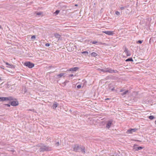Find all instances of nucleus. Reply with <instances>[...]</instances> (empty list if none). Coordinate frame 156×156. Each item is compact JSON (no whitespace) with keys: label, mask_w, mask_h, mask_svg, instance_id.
<instances>
[{"label":"nucleus","mask_w":156,"mask_h":156,"mask_svg":"<svg viewBox=\"0 0 156 156\" xmlns=\"http://www.w3.org/2000/svg\"><path fill=\"white\" fill-rule=\"evenodd\" d=\"M73 151L75 152H80L81 151L83 153H85L84 147L83 146L80 147L77 144H76L74 145Z\"/></svg>","instance_id":"1"},{"label":"nucleus","mask_w":156,"mask_h":156,"mask_svg":"<svg viewBox=\"0 0 156 156\" xmlns=\"http://www.w3.org/2000/svg\"><path fill=\"white\" fill-rule=\"evenodd\" d=\"M51 149V147H50L46 146H44L41 147L40 148L39 150L40 151H49Z\"/></svg>","instance_id":"2"},{"label":"nucleus","mask_w":156,"mask_h":156,"mask_svg":"<svg viewBox=\"0 0 156 156\" xmlns=\"http://www.w3.org/2000/svg\"><path fill=\"white\" fill-rule=\"evenodd\" d=\"M24 65L30 68H33L34 66V64L30 62H25L24 63Z\"/></svg>","instance_id":"3"},{"label":"nucleus","mask_w":156,"mask_h":156,"mask_svg":"<svg viewBox=\"0 0 156 156\" xmlns=\"http://www.w3.org/2000/svg\"><path fill=\"white\" fill-rule=\"evenodd\" d=\"M106 72H108L110 73H117L118 71L117 70H114L112 69H106Z\"/></svg>","instance_id":"4"},{"label":"nucleus","mask_w":156,"mask_h":156,"mask_svg":"<svg viewBox=\"0 0 156 156\" xmlns=\"http://www.w3.org/2000/svg\"><path fill=\"white\" fill-rule=\"evenodd\" d=\"M137 129L136 128L131 129H129L127 131V133H132L135 132Z\"/></svg>","instance_id":"5"},{"label":"nucleus","mask_w":156,"mask_h":156,"mask_svg":"<svg viewBox=\"0 0 156 156\" xmlns=\"http://www.w3.org/2000/svg\"><path fill=\"white\" fill-rule=\"evenodd\" d=\"M102 32L108 35H112L113 34V31H105Z\"/></svg>","instance_id":"6"},{"label":"nucleus","mask_w":156,"mask_h":156,"mask_svg":"<svg viewBox=\"0 0 156 156\" xmlns=\"http://www.w3.org/2000/svg\"><path fill=\"white\" fill-rule=\"evenodd\" d=\"M112 122L113 121L112 120H110L108 121L106 126V128L109 129L112 124Z\"/></svg>","instance_id":"7"},{"label":"nucleus","mask_w":156,"mask_h":156,"mask_svg":"<svg viewBox=\"0 0 156 156\" xmlns=\"http://www.w3.org/2000/svg\"><path fill=\"white\" fill-rule=\"evenodd\" d=\"M11 105L13 106H16L18 105L19 103L18 101H13L10 103Z\"/></svg>","instance_id":"8"},{"label":"nucleus","mask_w":156,"mask_h":156,"mask_svg":"<svg viewBox=\"0 0 156 156\" xmlns=\"http://www.w3.org/2000/svg\"><path fill=\"white\" fill-rule=\"evenodd\" d=\"M58 105V104L56 102H54L52 106L53 109H55L56 107Z\"/></svg>","instance_id":"9"},{"label":"nucleus","mask_w":156,"mask_h":156,"mask_svg":"<svg viewBox=\"0 0 156 156\" xmlns=\"http://www.w3.org/2000/svg\"><path fill=\"white\" fill-rule=\"evenodd\" d=\"M124 52L126 53L127 56H129L131 54L130 52L128 51V49L126 48H125Z\"/></svg>","instance_id":"10"},{"label":"nucleus","mask_w":156,"mask_h":156,"mask_svg":"<svg viewBox=\"0 0 156 156\" xmlns=\"http://www.w3.org/2000/svg\"><path fill=\"white\" fill-rule=\"evenodd\" d=\"M54 36L58 40L60 39L61 37L60 35L56 33L54 34Z\"/></svg>","instance_id":"11"},{"label":"nucleus","mask_w":156,"mask_h":156,"mask_svg":"<svg viewBox=\"0 0 156 156\" xmlns=\"http://www.w3.org/2000/svg\"><path fill=\"white\" fill-rule=\"evenodd\" d=\"M143 147H135L133 148V149L134 150V151H138L139 150H141L143 148Z\"/></svg>","instance_id":"12"},{"label":"nucleus","mask_w":156,"mask_h":156,"mask_svg":"<svg viewBox=\"0 0 156 156\" xmlns=\"http://www.w3.org/2000/svg\"><path fill=\"white\" fill-rule=\"evenodd\" d=\"M65 74V73H61L57 75V77H56V78H61V77H62V76H63Z\"/></svg>","instance_id":"13"},{"label":"nucleus","mask_w":156,"mask_h":156,"mask_svg":"<svg viewBox=\"0 0 156 156\" xmlns=\"http://www.w3.org/2000/svg\"><path fill=\"white\" fill-rule=\"evenodd\" d=\"M78 69V67H75L73 68H71L69 70L70 71H76Z\"/></svg>","instance_id":"14"},{"label":"nucleus","mask_w":156,"mask_h":156,"mask_svg":"<svg viewBox=\"0 0 156 156\" xmlns=\"http://www.w3.org/2000/svg\"><path fill=\"white\" fill-rule=\"evenodd\" d=\"M91 55L92 57H95L98 55V54L95 52H93L91 54Z\"/></svg>","instance_id":"15"},{"label":"nucleus","mask_w":156,"mask_h":156,"mask_svg":"<svg viewBox=\"0 0 156 156\" xmlns=\"http://www.w3.org/2000/svg\"><path fill=\"white\" fill-rule=\"evenodd\" d=\"M133 61V60L132 58H128L126 59V62H128V61L132 62Z\"/></svg>","instance_id":"16"},{"label":"nucleus","mask_w":156,"mask_h":156,"mask_svg":"<svg viewBox=\"0 0 156 156\" xmlns=\"http://www.w3.org/2000/svg\"><path fill=\"white\" fill-rule=\"evenodd\" d=\"M128 92V90H126L124 92H123L121 94V95L123 96H124V95H125Z\"/></svg>","instance_id":"17"},{"label":"nucleus","mask_w":156,"mask_h":156,"mask_svg":"<svg viewBox=\"0 0 156 156\" xmlns=\"http://www.w3.org/2000/svg\"><path fill=\"white\" fill-rule=\"evenodd\" d=\"M98 70L101 71V72H106V69H98Z\"/></svg>","instance_id":"18"},{"label":"nucleus","mask_w":156,"mask_h":156,"mask_svg":"<svg viewBox=\"0 0 156 156\" xmlns=\"http://www.w3.org/2000/svg\"><path fill=\"white\" fill-rule=\"evenodd\" d=\"M60 12V11L58 10H56L55 12L54 13V14H55V15H58Z\"/></svg>","instance_id":"19"},{"label":"nucleus","mask_w":156,"mask_h":156,"mask_svg":"<svg viewBox=\"0 0 156 156\" xmlns=\"http://www.w3.org/2000/svg\"><path fill=\"white\" fill-rule=\"evenodd\" d=\"M148 118H149V119H150L151 120H152L154 118V117L153 115H150L149 116Z\"/></svg>","instance_id":"20"},{"label":"nucleus","mask_w":156,"mask_h":156,"mask_svg":"<svg viewBox=\"0 0 156 156\" xmlns=\"http://www.w3.org/2000/svg\"><path fill=\"white\" fill-rule=\"evenodd\" d=\"M7 67H9L10 68H15L14 66L12 65H11V64H10L9 66H7Z\"/></svg>","instance_id":"21"},{"label":"nucleus","mask_w":156,"mask_h":156,"mask_svg":"<svg viewBox=\"0 0 156 156\" xmlns=\"http://www.w3.org/2000/svg\"><path fill=\"white\" fill-rule=\"evenodd\" d=\"M9 101H12L14 100L13 98L11 96L9 97Z\"/></svg>","instance_id":"22"},{"label":"nucleus","mask_w":156,"mask_h":156,"mask_svg":"<svg viewBox=\"0 0 156 156\" xmlns=\"http://www.w3.org/2000/svg\"><path fill=\"white\" fill-rule=\"evenodd\" d=\"M36 14L37 15H41L43 14V12H38L36 13Z\"/></svg>","instance_id":"23"},{"label":"nucleus","mask_w":156,"mask_h":156,"mask_svg":"<svg viewBox=\"0 0 156 156\" xmlns=\"http://www.w3.org/2000/svg\"><path fill=\"white\" fill-rule=\"evenodd\" d=\"M4 101V97H0V101Z\"/></svg>","instance_id":"24"},{"label":"nucleus","mask_w":156,"mask_h":156,"mask_svg":"<svg viewBox=\"0 0 156 156\" xmlns=\"http://www.w3.org/2000/svg\"><path fill=\"white\" fill-rule=\"evenodd\" d=\"M9 101V97H4V101Z\"/></svg>","instance_id":"25"},{"label":"nucleus","mask_w":156,"mask_h":156,"mask_svg":"<svg viewBox=\"0 0 156 156\" xmlns=\"http://www.w3.org/2000/svg\"><path fill=\"white\" fill-rule=\"evenodd\" d=\"M112 85L111 84H109L108 86V89L109 90H110L111 89H112Z\"/></svg>","instance_id":"26"},{"label":"nucleus","mask_w":156,"mask_h":156,"mask_svg":"<svg viewBox=\"0 0 156 156\" xmlns=\"http://www.w3.org/2000/svg\"><path fill=\"white\" fill-rule=\"evenodd\" d=\"M55 144L57 146H58L59 145V143L58 141L57 142H56Z\"/></svg>","instance_id":"27"},{"label":"nucleus","mask_w":156,"mask_h":156,"mask_svg":"<svg viewBox=\"0 0 156 156\" xmlns=\"http://www.w3.org/2000/svg\"><path fill=\"white\" fill-rule=\"evenodd\" d=\"M115 14L118 16H119L120 15V13L118 11H116L115 12Z\"/></svg>","instance_id":"28"},{"label":"nucleus","mask_w":156,"mask_h":156,"mask_svg":"<svg viewBox=\"0 0 156 156\" xmlns=\"http://www.w3.org/2000/svg\"><path fill=\"white\" fill-rule=\"evenodd\" d=\"M91 42L92 43V44H96L97 43H98V42L97 41H93L92 42Z\"/></svg>","instance_id":"29"},{"label":"nucleus","mask_w":156,"mask_h":156,"mask_svg":"<svg viewBox=\"0 0 156 156\" xmlns=\"http://www.w3.org/2000/svg\"><path fill=\"white\" fill-rule=\"evenodd\" d=\"M82 53L83 54H84L85 53H86L87 54H88V51H83V52H82Z\"/></svg>","instance_id":"30"},{"label":"nucleus","mask_w":156,"mask_h":156,"mask_svg":"<svg viewBox=\"0 0 156 156\" xmlns=\"http://www.w3.org/2000/svg\"><path fill=\"white\" fill-rule=\"evenodd\" d=\"M36 38V36L35 35H33L31 37V39H35Z\"/></svg>","instance_id":"31"},{"label":"nucleus","mask_w":156,"mask_h":156,"mask_svg":"<svg viewBox=\"0 0 156 156\" xmlns=\"http://www.w3.org/2000/svg\"><path fill=\"white\" fill-rule=\"evenodd\" d=\"M143 42V41L141 40H139L137 42V43H139V44H141Z\"/></svg>","instance_id":"32"},{"label":"nucleus","mask_w":156,"mask_h":156,"mask_svg":"<svg viewBox=\"0 0 156 156\" xmlns=\"http://www.w3.org/2000/svg\"><path fill=\"white\" fill-rule=\"evenodd\" d=\"M81 85H77V88L78 89H80L81 88Z\"/></svg>","instance_id":"33"},{"label":"nucleus","mask_w":156,"mask_h":156,"mask_svg":"<svg viewBox=\"0 0 156 156\" xmlns=\"http://www.w3.org/2000/svg\"><path fill=\"white\" fill-rule=\"evenodd\" d=\"M45 46L47 47H49L50 46V44L49 43H46L45 44Z\"/></svg>","instance_id":"34"},{"label":"nucleus","mask_w":156,"mask_h":156,"mask_svg":"<svg viewBox=\"0 0 156 156\" xmlns=\"http://www.w3.org/2000/svg\"><path fill=\"white\" fill-rule=\"evenodd\" d=\"M5 105L8 107H9L10 106V105H9V104H5Z\"/></svg>","instance_id":"35"},{"label":"nucleus","mask_w":156,"mask_h":156,"mask_svg":"<svg viewBox=\"0 0 156 156\" xmlns=\"http://www.w3.org/2000/svg\"><path fill=\"white\" fill-rule=\"evenodd\" d=\"M114 90V87H113L111 89L112 91H113Z\"/></svg>","instance_id":"36"},{"label":"nucleus","mask_w":156,"mask_h":156,"mask_svg":"<svg viewBox=\"0 0 156 156\" xmlns=\"http://www.w3.org/2000/svg\"><path fill=\"white\" fill-rule=\"evenodd\" d=\"M74 76V75H73V74H70V75H69V77H72V76Z\"/></svg>","instance_id":"37"},{"label":"nucleus","mask_w":156,"mask_h":156,"mask_svg":"<svg viewBox=\"0 0 156 156\" xmlns=\"http://www.w3.org/2000/svg\"><path fill=\"white\" fill-rule=\"evenodd\" d=\"M5 64H6V65H7L8 66H9V65H10V64H9L7 62H5Z\"/></svg>","instance_id":"38"},{"label":"nucleus","mask_w":156,"mask_h":156,"mask_svg":"<svg viewBox=\"0 0 156 156\" xmlns=\"http://www.w3.org/2000/svg\"><path fill=\"white\" fill-rule=\"evenodd\" d=\"M67 82L66 81H65L63 83L65 85H66V83Z\"/></svg>","instance_id":"39"},{"label":"nucleus","mask_w":156,"mask_h":156,"mask_svg":"<svg viewBox=\"0 0 156 156\" xmlns=\"http://www.w3.org/2000/svg\"><path fill=\"white\" fill-rule=\"evenodd\" d=\"M29 110L30 111H32L34 112V111H35V110L34 109H30Z\"/></svg>","instance_id":"40"},{"label":"nucleus","mask_w":156,"mask_h":156,"mask_svg":"<svg viewBox=\"0 0 156 156\" xmlns=\"http://www.w3.org/2000/svg\"><path fill=\"white\" fill-rule=\"evenodd\" d=\"M1 68L2 69H4V66H2L1 67Z\"/></svg>","instance_id":"41"},{"label":"nucleus","mask_w":156,"mask_h":156,"mask_svg":"<svg viewBox=\"0 0 156 156\" xmlns=\"http://www.w3.org/2000/svg\"><path fill=\"white\" fill-rule=\"evenodd\" d=\"M120 9L121 10H123L124 9V7H121Z\"/></svg>","instance_id":"42"},{"label":"nucleus","mask_w":156,"mask_h":156,"mask_svg":"<svg viewBox=\"0 0 156 156\" xmlns=\"http://www.w3.org/2000/svg\"><path fill=\"white\" fill-rule=\"evenodd\" d=\"M123 91V90L122 89L121 90H120V92H122Z\"/></svg>","instance_id":"43"},{"label":"nucleus","mask_w":156,"mask_h":156,"mask_svg":"<svg viewBox=\"0 0 156 156\" xmlns=\"http://www.w3.org/2000/svg\"><path fill=\"white\" fill-rule=\"evenodd\" d=\"M0 29H2V27H1V25H0Z\"/></svg>","instance_id":"44"},{"label":"nucleus","mask_w":156,"mask_h":156,"mask_svg":"<svg viewBox=\"0 0 156 156\" xmlns=\"http://www.w3.org/2000/svg\"><path fill=\"white\" fill-rule=\"evenodd\" d=\"M110 99L109 98H106V99H105V100H109Z\"/></svg>","instance_id":"45"},{"label":"nucleus","mask_w":156,"mask_h":156,"mask_svg":"<svg viewBox=\"0 0 156 156\" xmlns=\"http://www.w3.org/2000/svg\"><path fill=\"white\" fill-rule=\"evenodd\" d=\"M155 124L156 125V120L154 122Z\"/></svg>","instance_id":"46"},{"label":"nucleus","mask_w":156,"mask_h":156,"mask_svg":"<svg viewBox=\"0 0 156 156\" xmlns=\"http://www.w3.org/2000/svg\"><path fill=\"white\" fill-rule=\"evenodd\" d=\"M75 6H78V5L75 4Z\"/></svg>","instance_id":"47"},{"label":"nucleus","mask_w":156,"mask_h":156,"mask_svg":"<svg viewBox=\"0 0 156 156\" xmlns=\"http://www.w3.org/2000/svg\"><path fill=\"white\" fill-rule=\"evenodd\" d=\"M2 80V79H1V78L0 77V81H1Z\"/></svg>","instance_id":"48"},{"label":"nucleus","mask_w":156,"mask_h":156,"mask_svg":"<svg viewBox=\"0 0 156 156\" xmlns=\"http://www.w3.org/2000/svg\"><path fill=\"white\" fill-rule=\"evenodd\" d=\"M52 66H50L49 67V68H51V67H52Z\"/></svg>","instance_id":"49"}]
</instances>
